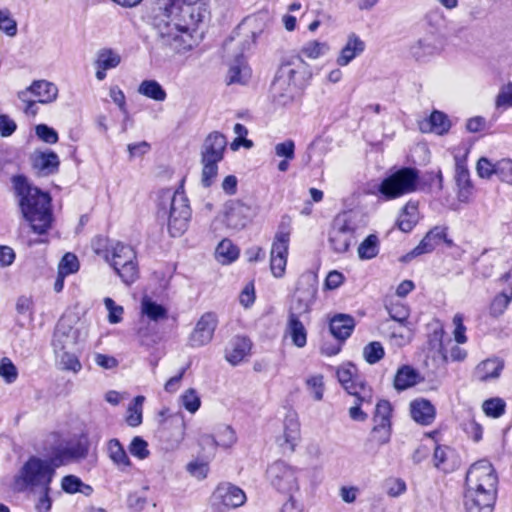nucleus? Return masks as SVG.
Returning <instances> with one entry per match:
<instances>
[{
	"mask_svg": "<svg viewBox=\"0 0 512 512\" xmlns=\"http://www.w3.org/2000/svg\"><path fill=\"white\" fill-rule=\"evenodd\" d=\"M418 380V372L414 368L404 365L398 369L394 377V387L395 389L402 391L416 385Z\"/></svg>",
	"mask_w": 512,
	"mask_h": 512,
	"instance_id": "nucleus-33",
	"label": "nucleus"
},
{
	"mask_svg": "<svg viewBox=\"0 0 512 512\" xmlns=\"http://www.w3.org/2000/svg\"><path fill=\"white\" fill-rule=\"evenodd\" d=\"M328 49L325 43L318 41H311L305 44L301 50V53L311 59H316Z\"/></svg>",
	"mask_w": 512,
	"mask_h": 512,
	"instance_id": "nucleus-57",
	"label": "nucleus"
},
{
	"mask_svg": "<svg viewBox=\"0 0 512 512\" xmlns=\"http://www.w3.org/2000/svg\"><path fill=\"white\" fill-rule=\"evenodd\" d=\"M300 435L299 423L294 418H286L284 422L283 436L278 438L280 446H287L292 452L296 446V443Z\"/></svg>",
	"mask_w": 512,
	"mask_h": 512,
	"instance_id": "nucleus-31",
	"label": "nucleus"
},
{
	"mask_svg": "<svg viewBox=\"0 0 512 512\" xmlns=\"http://www.w3.org/2000/svg\"><path fill=\"white\" fill-rule=\"evenodd\" d=\"M329 326L331 334L335 338L344 341L351 335L355 322L349 315L338 314L331 319Z\"/></svg>",
	"mask_w": 512,
	"mask_h": 512,
	"instance_id": "nucleus-26",
	"label": "nucleus"
},
{
	"mask_svg": "<svg viewBox=\"0 0 512 512\" xmlns=\"http://www.w3.org/2000/svg\"><path fill=\"white\" fill-rule=\"evenodd\" d=\"M498 476L487 460H479L465 477L464 507L466 512H493L497 499Z\"/></svg>",
	"mask_w": 512,
	"mask_h": 512,
	"instance_id": "nucleus-2",
	"label": "nucleus"
},
{
	"mask_svg": "<svg viewBox=\"0 0 512 512\" xmlns=\"http://www.w3.org/2000/svg\"><path fill=\"white\" fill-rule=\"evenodd\" d=\"M225 222L229 229L241 230L252 220L254 211L241 201H229L225 205Z\"/></svg>",
	"mask_w": 512,
	"mask_h": 512,
	"instance_id": "nucleus-17",
	"label": "nucleus"
},
{
	"mask_svg": "<svg viewBox=\"0 0 512 512\" xmlns=\"http://www.w3.org/2000/svg\"><path fill=\"white\" fill-rule=\"evenodd\" d=\"M233 131H234V133L236 134L237 137L231 143V149L232 150L235 151L240 146H243V147H245L247 149H250V148L253 147V142L246 138V136L248 134V130H247V128L244 125H242L240 123H236L234 125Z\"/></svg>",
	"mask_w": 512,
	"mask_h": 512,
	"instance_id": "nucleus-47",
	"label": "nucleus"
},
{
	"mask_svg": "<svg viewBox=\"0 0 512 512\" xmlns=\"http://www.w3.org/2000/svg\"><path fill=\"white\" fill-rule=\"evenodd\" d=\"M210 501L214 511L226 512L242 506L246 502V495L238 486L223 482L215 488Z\"/></svg>",
	"mask_w": 512,
	"mask_h": 512,
	"instance_id": "nucleus-11",
	"label": "nucleus"
},
{
	"mask_svg": "<svg viewBox=\"0 0 512 512\" xmlns=\"http://www.w3.org/2000/svg\"><path fill=\"white\" fill-rule=\"evenodd\" d=\"M55 469L51 459L29 457L14 477V490L25 492L50 486L55 476Z\"/></svg>",
	"mask_w": 512,
	"mask_h": 512,
	"instance_id": "nucleus-6",
	"label": "nucleus"
},
{
	"mask_svg": "<svg viewBox=\"0 0 512 512\" xmlns=\"http://www.w3.org/2000/svg\"><path fill=\"white\" fill-rule=\"evenodd\" d=\"M217 325L218 319L216 314L212 312L204 313L189 335L188 345L193 348H198L210 343Z\"/></svg>",
	"mask_w": 512,
	"mask_h": 512,
	"instance_id": "nucleus-16",
	"label": "nucleus"
},
{
	"mask_svg": "<svg viewBox=\"0 0 512 512\" xmlns=\"http://www.w3.org/2000/svg\"><path fill=\"white\" fill-rule=\"evenodd\" d=\"M290 241V231L281 224L277 231L271 247L270 268L272 274L280 278L285 273L287 264L288 248Z\"/></svg>",
	"mask_w": 512,
	"mask_h": 512,
	"instance_id": "nucleus-14",
	"label": "nucleus"
},
{
	"mask_svg": "<svg viewBox=\"0 0 512 512\" xmlns=\"http://www.w3.org/2000/svg\"><path fill=\"white\" fill-rule=\"evenodd\" d=\"M35 133L39 139L48 144H55L58 141L56 130L46 124H39L35 127Z\"/></svg>",
	"mask_w": 512,
	"mask_h": 512,
	"instance_id": "nucleus-59",
	"label": "nucleus"
},
{
	"mask_svg": "<svg viewBox=\"0 0 512 512\" xmlns=\"http://www.w3.org/2000/svg\"><path fill=\"white\" fill-rule=\"evenodd\" d=\"M108 456L111 461L122 471L131 466V461L118 439H111L107 446Z\"/></svg>",
	"mask_w": 512,
	"mask_h": 512,
	"instance_id": "nucleus-32",
	"label": "nucleus"
},
{
	"mask_svg": "<svg viewBox=\"0 0 512 512\" xmlns=\"http://www.w3.org/2000/svg\"><path fill=\"white\" fill-rule=\"evenodd\" d=\"M275 154L284 159H293L295 157V143L293 140H286L275 145Z\"/></svg>",
	"mask_w": 512,
	"mask_h": 512,
	"instance_id": "nucleus-63",
	"label": "nucleus"
},
{
	"mask_svg": "<svg viewBox=\"0 0 512 512\" xmlns=\"http://www.w3.org/2000/svg\"><path fill=\"white\" fill-rule=\"evenodd\" d=\"M391 437V424L374 423L371 431V440L378 445H384L389 442Z\"/></svg>",
	"mask_w": 512,
	"mask_h": 512,
	"instance_id": "nucleus-48",
	"label": "nucleus"
},
{
	"mask_svg": "<svg viewBox=\"0 0 512 512\" xmlns=\"http://www.w3.org/2000/svg\"><path fill=\"white\" fill-rule=\"evenodd\" d=\"M147 447V442L141 437L136 436L132 439L129 445V451L133 456L139 459H145L149 455V450Z\"/></svg>",
	"mask_w": 512,
	"mask_h": 512,
	"instance_id": "nucleus-56",
	"label": "nucleus"
},
{
	"mask_svg": "<svg viewBox=\"0 0 512 512\" xmlns=\"http://www.w3.org/2000/svg\"><path fill=\"white\" fill-rule=\"evenodd\" d=\"M121 62V56L110 48H103L97 52L94 65L96 67L95 76L99 81L106 77V71L116 68Z\"/></svg>",
	"mask_w": 512,
	"mask_h": 512,
	"instance_id": "nucleus-24",
	"label": "nucleus"
},
{
	"mask_svg": "<svg viewBox=\"0 0 512 512\" xmlns=\"http://www.w3.org/2000/svg\"><path fill=\"white\" fill-rule=\"evenodd\" d=\"M35 97V101L41 104L51 103L58 96L57 86L46 80H36L28 88L18 93L21 101H28V97Z\"/></svg>",
	"mask_w": 512,
	"mask_h": 512,
	"instance_id": "nucleus-18",
	"label": "nucleus"
},
{
	"mask_svg": "<svg viewBox=\"0 0 512 512\" xmlns=\"http://www.w3.org/2000/svg\"><path fill=\"white\" fill-rule=\"evenodd\" d=\"M79 269L78 258L72 253H66L61 259L58 271L60 276H67L69 274L77 272Z\"/></svg>",
	"mask_w": 512,
	"mask_h": 512,
	"instance_id": "nucleus-49",
	"label": "nucleus"
},
{
	"mask_svg": "<svg viewBox=\"0 0 512 512\" xmlns=\"http://www.w3.org/2000/svg\"><path fill=\"white\" fill-rule=\"evenodd\" d=\"M84 486L82 480L75 475H66L61 480V488L68 494H75Z\"/></svg>",
	"mask_w": 512,
	"mask_h": 512,
	"instance_id": "nucleus-60",
	"label": "nucleus"
},
{
	"mask_svg": "<svg viewBox=\"0 0 512 512\" xmlns=\"http://www.w3.org/2000/svg\"><path fill=\"white\" fill-rule=\"evenodd\" d=\"M356 226L352 215L343 213L338 215L329 232V244L335 253H345L355 240Z\"/></svg>",
	"mask_w": 512,
	"mask_h": 512,
	"instance_id": "nucleus-10",
	"label": "nucleus"
},
{
	"mask_svg": "<svg viewBox=\"0 0 512 512\" xmlns=\"http://www.w3.org/2000/svg\"><path fill=\"white\" fill-rule=\"evenodd\" d=\"M512 301L511 296H508V291L505 289L501 293L497 294L490 304V315L493 317H499L507 309L508 305Z\"/></svg>",
	"mask_w": 512,
	"mask_h": 512,
	"instance_id": "nucleus-41",
	"label": "nucleus"
},
{
	"mask_svg": "<svg viewBox=\"0 0 512 512\" xmlns=\"http://www.w3.org/2000/svg\"><path fill=\"white\" fill-rule=\"evenodd\" d=\"M310 77L309 66L300 57H293L283 63L271 86L273 101L279 106L291 104L298 90L303 88Z\"/></svg>",
	"mask_w": 512,
	"mask_h": 512,
	"instance_id": "nucleus-3",
	"label": "nucleus"
},
{
	"mask_svg": "<svg viewBox=\"0 0 512 512\" xmlns=\"http://www.w3.org/2000/svg\"><path fill=\"white\" fill-rule=\"evenodd\" d=\"M451 453L448 447L436 446L433 454L434 466L443 471H447V461Z\"/></svg>",
	"mask_w": 512,
	"mask_h": 512,
	"instance_id": "nucleus-55",
	"label": "nucleus"
},
{
	"mask_svg": "<svg viewBox=\"0 0 512 512\" xmlns=\"http://www.w3.org/2000/svg\"><path fill=\"white\" fill-rule=\"evenodd\" d=\"M0 377L8 384L15 382L18 377L16 366L7 357L0 361Z\"/></svg>",
	"mask_w": 512,
	"mask_h": 512,
	"instance_id": "nucleus-50",
	"label": "nucleus"
},
{
	"mask_svg": "<svg viewBox=\"0 0 512 512\" xmlns=\"http://www.w3.org/2000/svg\"><path fill=\"white\" fill-rule=\"evenodd\" d=\"M249 77H250L249 68L247 67L243 57L238 56L235 59L234 64H232L229 68L228 83L229 84H234V83L244 84L247 82Z\"/></svg>",
	"mask_w": 512,
	"mask_h": 512,
	"instance_id": "nucleus-35",
	"label": "nucleus"
},
{
	"mask_svg": "<svg viewBox=\"0 0 512 512\" xmlns=\"http://www.w3.org/2000/svg\"><path fill=\"white\" fill-rule=\"evenodd\" d=\"M216 258L222 264H229L239 256V249L228 239L222 240L216 248Z\"/></svg>",
	"mask_w": 512,
	"mask_h": 512,
	"instance_id": "nucleus-37",
	"label": "nucleus"
},
{
	"mask_svg": "<svg viewBox=\"0 0 512 512\" xmlns=\"http://www.w3.org/2000/svg\"><path fill=\"white\" fill-rule=\"evenodd\" d=\"M75 332L72 327L66 325L63 320L59 321L53 335L52 345L54 351L60 354L74 344Z\"/></svg>",
	"mask_w": 512,
	"mask_h": 512,
	"instance_id": "nucleus-25",
	"label": "nucleus"
},
{
	"mask_svg": "<svg viewBox=\"0 0 512 512\" xmlns=\"http://www.w3.org/2000/svg\"><path fill=\"white\" fill-rule=\"evenodd\" d=\"M10 182L20 211L32 231L39 235L47 233L53 222L50 195L32 185L24 174L13 175Z\"/></svg>",
	"mask_w": 512,
	"mask_h": 512,
	"instance_id": "nucleus-1",
	"label": "nucleus"
},
{
	"mask_svg": "<svg viewBox=\"0 0 512 512\" xmlns=\"http://www.w3.org/2000/svg\"><path fill=\"white\" fill-rule=\"evenodd\" d=\"M506 403L502 398L495 397L485 400L482 404V410L486 416L499 418L504 415Z\"/></svg>",
	"mask_w": 512,
	"mask_h": 512,
	"instance_id": "nucleus-40",
	"label": "nucleus"
},
{
	"mask_svg": "<svg viewBox=\"0 0 512 512\" xmlns=\"http://www.w3.org/2000/svg\"><path fill=\"white\" fill-rule=\"evenodd\" d=\"M317 290L316 276L313 274L302 275L291 301L288 316L295 318L306 317L315 302Z\"/></svg>",
	"mask_w": 512,
	"mask_h": 512,
	"instance_id": "nucleus-9",
	"label": "nucleus"
},
{
	"mask_svg": "<svg viewBox=\"0 0 512 512\" xmlns=\"http://www.w3.org/2000/svg\"><path fill=\"white\" fill-rule=\"evenodd\" d=\"M226 146V137L218 131L209 133L204 139L200 149L201 183L204 187L207 188L213 184L218 174V164L224 158Z\"/></svg>",
	"mask_w": 512,
	"mask_h": 512,
	"instance_id": "nucleus-7",
	"label": "nucleus"
},
{
	"mask_svg": "<svg viewBox=\"0 0 512 512\" xmlns=\"http://www.w3.org/2000/svg\"><path fill=\"white\" fill-rule=\"evenodd\" d=\"M392 407L389 401L380 400L375 407L373 416L374 423L391 424Z\"/></svg>",
	"mask_w": 512,
	"mask_h": 512,
	"instance_id": "nucleus-44",
	"label": "nucleus"
},
{
	"mask_svg": "<svg viewBox=\"0 0 512 512\" xmlns=\"http://www.w3.org/2000/svg\"><path fill=\"white\" fill-rule=\"evenodd\" d=\"M104 304H105L106 309L109 312L108 313V321L111 324H117V323L121 322L122 315L124 312L123 307L120 305H116L114 300L109 297H106L104 299Z\"/></svg>",
	"mask_w": 512,
	"mask_h": 512,
	"instance_id": "nucleus-54",
	"label": "nucleus"
},
{
	"mask_svg": "<svg viewBox=\"0 0 512 512\" xmlns=\"http://www.w3.org/2000/svg\"><path fill=\"white\" fill-rule=\"evenodd\" d=\"M384 348L378 341L367 344L363 349V357L369 364H375L384 357Z\"/></svg>",
	"mask_w": 512,
	"mask_h": 512,
	"instance_id": "nucleus-43",
	"label": "nucleus"
},
{
	"mask_svg": "<svg viewBox=\"0 0 512 512\" xmlns=\"http://www.w3.org/2000/svg\"><path fill=\"white\" fill-rule=\"evenodd\" d=\"M366 48L365 42L355 33H350L347 37L345 45L339 52L337 64L339 66H347L357 56L361 55Z\"/></svg>",
	"mask_w": 512,
	"mask_h": 512,
	"instance_id": "nucleus-23",
	"label": "nucleus"
},
{
	"mask_svg": "<svg viewBox=\"0 0 512 512\" xmlns=\"http://www.w3.org/2000/svg\"><path fill=\"white\" fill-rule=\"evenodd\" d=\"M504 366V361L498 357L487 358L475 367L472 376L482 383L494 381L501 376Z\"/></svg>",
	"mask_w": 512,
	"mask_h": 512,
	"instance_id": "nucleus-21",
	"label": "nucleus"
},
{
	"mask_svg": "<svg viewBox=\"0 0 512 512\" xmlns=\"http://www.w3.org/2000/svg\"><path fill=\"white\" fill-rule=\"evenodd\" d=\"M285 334L291 338L293 345L303 348L307 343V330L301 318H287Z\"/></svg>",
	"mask_w": 512,
	"mask_h": 512,
	"instance_id": "nucleus-28",
	"label": "nucleus"
},
{
	"mask_svg": "<svg viewBox=\"0 0 512 512\" xmlns=\"http://www.w3.org/2000/svg\"><path fill=\"white\" fill-rule=\"evenodd\" d=\"M463 315L460 313H457L453 317V324H454V339L458 344H464L467 341V337L465 335L466 333V327L463 324Z\"/></svg>",
	"mask_w": 512,
	"mask_h": 512,
	"instance_id": "nucleus-61",
	"label": "nucleus"
},
{
	"mask_svg": "<svg viewBox=\"0 0 512 512\" xmlns=\"http://www.w3.org/2000/svg\"><path fill=\"white\" fill-rule=\"evenodd\" d=\"M496 107L507 109L512 107V83L502 86L495 100Z\"/></svg>",
	"mask_w": 512,
	"mask_h": 512,
	"instance_id": "nucleus-53",
	"label": "nucleus"
},
{
	"mask_svg": "<svg viewBox=\"0 0 512 512\" xmlns=\"http://www.w3.org/2000/svg\"><path fill=\"white\" fill-rule=\"evenodd\" d=\"M497 162L493 163L489 159L482 157L478 160L476 170L478 175L484 179H490L496 175Z\"/></svg>",
	"mask_w": 512,
	"mask_h": 512,
	"instance_id": "nucleus-58",
	"label": "nucleus"
},
{
	"mask_svg": "<svg viewBox=\"0 0 512 512\" xmlns=\"http://www.w3.org/2000/svg\"><path fill=\"white\" fill-rule=\"evenodd\" d=\"M89 451V443L86 436L81 435L77 439L68 441L65 445L56 447L50 459L54 466L65 465L69 462L78 461L86 458Z\"/></svg>",
	"mask_w": 512,
	"mask_h": 512,
	"instance_id": "nucleus-13",
	"label": "nucleus"
},
{
	"mask_svg": "<svg viewBox=\"0 0 512 512\" xmlns=\"http://www.w3.org/2000/svg\"><path fill=\"white\" fill-rule=\"evenodd\" d=\"M306 386L314 400L321 401L324 394L323 375L316 374L306 379Z\"/></svg>",
	"mask_w": 512,
	"mask_h": 512,
	"instance_id": "nucleus-45",
	"label": "nucleus"
},
{
	"mask_svg": "<svg viewBox=\"0 0 512 512\" xmlns=\"http://www.w3.org/2000/svg\"><path fill=\"white\" fill-rule=\"evenodd\" d=\"M373 402V391L370 389V400L362 401L360 397H355L354 405L349 409V417L358 422H364L368 418V414L362 410L363 405H371Z\"/></svg>",
	"mask_w": 512,
	"mask_h": 512,
	"instance_id": "nucleus-46",
	"label": "nucleus"
},
{
	"mask_svg": "<svg viewBox=\"0 0 512 512\" xmlns=\"http://www.w3.org/2000/svg\"><path fill=\"white\" fill-rule=\"evenodd\" d=\"M60 353V363L63 366V369L71 370L73 372H78L81 369V363L74 354L69 353L66 350L61 351Z\"/></svg>",
	"mask_w": 512,
	"mask_h": 512,
	"instance_id": "nucleus-62",
	"label": "nucleus"
},
{
	"mask_svg": "<svg viewBox=\"0 0 512 512\" xmlns=\"http://www.w3.org/2000/svg\"><path fill=\"white\" fill-rule=\"evenodd\" d=\"M339 383L354 397H360L362 401L370 400V386L357 379V369L352 363H346L338 367L336 372Z\"/></svg>",
	"mask_w": 512,
	"mask_h": 512,
	"instance_id": "nucleus-15",
	"label": "nucleus"
},
{
	"mask_svg": "<svg viewBox=\"0 0 512 512\" xmlns=\"http://www.w3.org/2000/svg\"><path fill=\"white\" fill-rule=\"evenodd\" d=\"M30 163L38 176H49L58 172L60 160L53 151L35 150L30 155Z\"/></svg>",
	"mask_w": 512,
	"mask_h": 512,
	"instance_id": "nucleus-19",
	"label": "nucleus"
},
{
	"mask_svg": "<svg viewBox=\"0 0 512 512\" xmlns=\"http://www.w3.org/2000/svg\"><path fill=\"white\" fill-rule=\"evenodd\" d=\"M270 484L280 493L292 495L299 490L296 470L282 461L271 464L267 469Z\"/></svg>",
	"mask_w": 512,
	"mask_h": 512,
	"instance_id": "nucleus-12",
	"label": "nucleus"
},
{
	"mask_svg": "<svg viewBox=\"0 0 512 512\" xmlns=\"http://www.w3.org/2000/svg\"><path fill=\"white\" fill-rule=\"evenodd\" d=\"M450 120L440 111H433L430 117L420 124L422 132H433L442 135L450 129Z\"/></svg>",
	"mask_w": 512,
	"mask_h": 512,
	"instance_id": "nucleus-29",
	"label": "nucleus"
},
{
	"mask_svg": "<svg viewBox=\"0 0 512 512\" xmlns=\"http://www.w3.org/2000/svg\"><path fill=\"white\" fill-rule=\"evenodd\" d=\"M410 411L412 418L422 425H429L435 418L434 406L425 399L413 401Z\"/></svg>",
	"mask_w": 512,
	"mask_h": 512,
	"instance_id": "nucleus-27",
	"label": "nucleus"
},
{
	"mask_svg": "<svg viewBox=\"0 0 512 512\" xmlns=\"http://www.w3.org/2000/svg\"><path fill=\"white\" fill-rule=\"evenodd\" d=\"M251 342L246 337H235L231 342V348L226 351V360L232 365L239 364L249 353Z\"/></svg>",
	"mask_w": 512,
	"mask_h": 512,
	"instance_id": "nucleus-30",
	"label": "nucleus"
},
{
	"mask_svg": "<svg viewBox=\"0 0 512 512\" xmlns=\"http://www.w3.org/2000/svg\"><path fill=\"white\" fill-rule=\"evenodd\" d=\"M145 397L144 396H136L134 398L133 404L128 408V415L126 417V422L131 427H136L142 423V409Z\"/></svg>",
	"mask_w": 512,
	"mask_h": 512,
	"instance_id": "nucleus-39",
	"label": "nucleus"
},
{
	"mask_svg": "<svg viewBox=\"0 0 512 512\" xmlns=\"http://www.w3.org/2000/svg\"><path fill=\"white\" fill-rule=\"evenodd\" d=\"M200 0H159V9L163 11L168 18L181 16L183 20L188 16L191 24L195 25L199 20V14L195 17L192 7Z\"/></svg>",
	"mask_w": 512,
	"mask_h": 512,
	"instance_id": "nucleus-20",
	"label": "nucleus"
},
{
	"mask_svg": "<svg viewBox=\"0 0 512 512\" xmlns=\"http://www.w3.org/2000/svg\"><path fill=\"white\" fill-rule=\"evenodd\" d=\"M496 176L500 181L512 185V160L501 159L497 161Z\"/></svg>",
	"mask_w": 512,
	"mask_h": 512,
	"instance_id": "nucleus-52",
	"label": "nucleus"
},
{
	"mask_svg": "<svg viewBox=\"0 0 512 512\" xmlns=\"http://www.w3.org/2000/svg\"><path fill=\"white\" fill-rule=\"evenodd\" d=\"M444 237L445 232L442 229L435 227L425 235L413 250L404 255L401 258V261L408 262L417 256L432 252Z\"/></svg>",
	"mask_w": 512,
	"mask_h": 512,
	"instance_id": "nucleus-22",
	"label": "nucleus"
},
{
	"mask_svg": "<svg viewBox=\"0 0 512 512\" xmlns=\"http://www.w3.org/2000/svg\"><path fill=\"white\" fill-rule=\"evenodd\" d=\"M138 93L154 101L162 102L167 94L156 80H144L138 87Z\"/></svg>",
	"mask_w": 512,
	"mask_h": 512,
	"instance_id": "nucleus-36",
	"label": "nucleus"
},
{
	"mask_svg": "<svg viewBox=\"0 0 512 512\" xmlns=\"http://www.w3.org/2000/svg\"><path fill=\"white\" fill-rule=\"evenodd\" d=\"M141 311L143 315L149 318V320L155 322L167 319L168 317L167 309L148 297H144L142 299Z\"/></svg>",
	"mask_w": 512,
	"mask_h": 512,
	"instance_id": "nucleus-34",
	"label": "nucleus"
},
{
	"mask_svg": "<svg viewBox=\"0 0 512 512\" xmlns=\"http://www.w3.org/2000/svg\"><path fill=\"white\" fill-rule=\"evenodd\" d=\"M181 405L194 414L201 406V399L194 388H189L180 396Z\"/></svg>",
	"mask_w": 512,
	"mask_h": 512,
	"instance_id": "nucleus-42",
	"label": "nucleus"
},
{
	"mask_svg": "<svg viewBox=\"0 0 512 512\" xmlns=\"http://www.w3.org/2000/svg\"><path fill=\"white\" fill-rule=\"evenodd\" d=\"M387 494L391 497H398L406 491V484L400 478H391L386 481Z\"/></svg>",
	"mask_w": 512,
	"mask_h": 512,
	"instance_id": "nucleus-64",
	"label": "nucleus"
},
{
	"mask_svg": "<svg viewBox=\"0 0 512 512\" xmlns=\"http://www.w3.org/2000/svg\"><path fill=\"white\" fill-rule=\"evenodd\" d=\"M94 251L113 268L125 285L129 286L139 278L137 256L132 246L98 239L94 243Z\"/></svg>",
	"mask_w": 512,
	"mask_h": 512,
	"instance_id": "nucleus-4",
	"label": "nucleus"
},
{
	"mask_svg": "<svg viewBox=\"0 0 512 512\" xmlns=\"http://www.w3.org/2000/svg\"><path fill=\"white\" fill-rule=\"evenodd\" d=\"M0 30L10 37L17 34V23L7 9H0Z\"/></svg>",
	"mask_w": 512,
	"mask_h": 512,
	"instance_id": "nucleus-51",
	"label": "nucleus"
},
{
	"mask_svg": "<svg viewBox=\"0 0 512 512\" xmlns=\"http://www.w3.org/2000/svg\"><path fill=\"white\" fill-rule=\"evenodd\" d=\"M379 252V241L376 235H369L358 247L360 259L368 260L377 256Z\"/></svg>",
	"mask_w": 512,
	"mask_h": 512,
	"instance_id": "nucleus-38",
	"label": "nucleus"
},
{
	"mask_svg": "<svg viewBox=\"0 0 512 512\" xmlns=\"http://www.w3.org/2000/svg\"><path fill=\"white\" fill-rule=\"evenodd\" d=\"M158 218L167 219L172 237H179L188 229L191 209L186 196L178 191H164L159 204Z\"/></svg>",
	"mask_w": 512,
	"mask_h": 512,
	"instance_id": "nucleus-5",
	"label": "nucleus"
},
{
	"mask_svg": "<svg viewBox=\"0 0 512 512\" xmlns=\"http://www.w3.org/2000/svg\"><path fill=\"white\" fill-rule=\"evenodd\" d=\"M419 172L415 168L403 167L385 177L378 186V192L385 200H392L414 192L417 189Z\"/></svg>",
	"mask_w": 512,
	"mask_h": 512,
	"instance_id": "nucleus-8",
	"label": "nucleus"
}]
</instances>
